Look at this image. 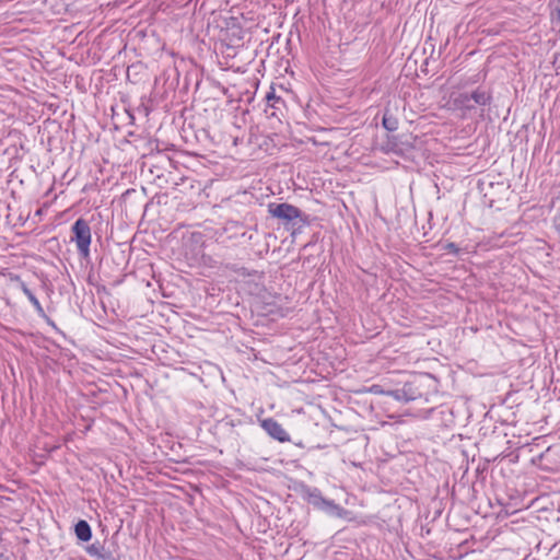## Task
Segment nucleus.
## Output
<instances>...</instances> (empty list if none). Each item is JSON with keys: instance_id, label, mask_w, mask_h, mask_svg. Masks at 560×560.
Returning <instances> with one entry per match:
<instances>
[{"instance_id": "f257e3e1", "label": "nucleus", "mask_w": 560, "mask_h": 560, "mask_svg": "<svg viewBox=\"0 0 560 560\" xmlns=\"http://www.w3.org/2000/svg\"><path fill=\"white\" fill-rule=\"evenodd\" d=\"M71 241L75 243L79 254L83 258H88L92 238L89 222L82 218L78 219L71 226Z\"/></svg>"}, {"instance_id": "f03ea898", "label": "nucleus", "mask_w": 560, "mask_h": 560, "mask_svg": "<svg viewBox=\"0 0 560 560\" xmlns=\"http://www.w3.org/2000/svg\"><path fill=\"white\" fill-rule=\"evenodd\" d=\"M268 212L271 217L282 220L283 222H292L295 219L306 222V215L298 207L291 203L271 202L268 205Z\"/></svg>"}, {"instance_id": "7ed1b4c3", "label": "nucleus", "mask_w": 560, "mask_h": 560, "mask_svg": "<svg viewBox=\"0 0 560 560\" xmlns=\"http://www.w3.org/2000/svg\"><path fill=\"white\" fill-rule=\"evenodd\" d=\"M432 383V378L429 375H425L420 378H416L410 382H406L404 384L407 401L417 400L424 398L428 400L427 393H424V389L430 388Z\"/></svg>"}, {"instance_id": "20e7f679", "label": "nucleus", "mask_w": 560, "mask_h": 560, "mask_svg": "<svg viewBox=\"0 0 560 560\" xmlns=\"http://www.w3.org/2000/svg\"><path fill=\"white\" fill-rule=\"evenodd\" d=\"M261 428L275 440L284 443L290 442L289 433L283 427L273 418H267L261 420Z\"/></svg>"}, {"instance_id": "39448f33", "label": "nucleus", "mask_w": 560, "mask_h": 560, "mask_svg": "<svg viewBox=\"0 0 560 560\" xmlns=\"http://www.w3.org/2000/svg\"><path fill=\"white\" fill-rule=\"evenodd\" d=\"M299 493L303 500L313 505L315 509H318L325 499L319 489L310 487L305 483L300 485Z\"/></svg>"}, {"instance_id": "423d86ee", "label": "nucleus", "mask_w": 560, "mask_h": 560, "mask_svg": "<svg viewBox=\"0 0 560 560\" xmlns=\"http://www.w3.org/2000/svg\"><path fill=\"white\" fill-rule=\"evenodd\" d=\"M469 97L471 103L475 104V109L477 107H481V110L483 112V107L490 105L492 102V92L490 89L485 86H478L474 91L469 92Z\"/></svg>"}, {"instance_id": "0eeeda50", "label": "nucleus", "mask_w": 560, "mask_h": 560, "mask_svg": "<svg viewBox=\"0 0 560 560\" xmlns=\"http://www.w3.org/2000/svg\"><path fill=\"white\" fill-rule=\"evenodd\" d=\"M317 510L324 511L325 513L337 517H343L347 513L342 506L326 498Z\"/></svg>"}, {"instance_id": "6e6552de", "label": "nucleus", "mask_w": 560, "mask_h": 560, "mask_svg": "<svg viewBox=\"0 0 560 560\" xmlns=\"http://www.w3.org/2000/svg\"><path fill=\"white\" fill-rule=\"evenodd\" d=\"M74 533L79 540L81 541H89L92 538V529L90 524L84 521L80 520L75 526H74Z\"/></svg>"}, {"instance_id": "1a4fd4ad", "label": "nucleus", "mask_w": 560, "mask_h": 560, "mask_svg": "<svg viewBox=\"0 0 560 560\" xmlns=\"http://www.w3.org/2000/svg\"><path fill=\"white\" fill-rule=\"evenodd\" d=\"M454 105L462 110H472L475 109V104L471 103V100L469 97V92H463L459 93L456 97L453 100Z\"/></svg>"}, {"instance_id": "9d476101", "label": "nucleus", "mask_w": 560, "mask_h": 560, "mask_svg": "<svg viewBox=\"0 0 560 560\" xmlns=\"http://www.w3.org/2000/svg\"><path fill=\"white\" fill-rule=\"evenodd\" d=\"M22 291L27 296L28 301L32 303V305L35 307V310L43 314L44 310L42 307V304L39 303L38 299L34 295V293L27 288L25 283H22Z\"/></svg>"}, {"instance_id": "9b49d317", "label": "nucleus", "mask_w": 560, "mask_h": 560, "mask_svg": "<svg viewBox=\"0 0 560 560\" xmlns=\"http://www.w3.org/2000/svg\"><path fill=\"white\" fill-rule=\"evenodd\" d=\"M383 126L386 130L394 131L398 128V120L386 110L383 116Z\"/></svg>"}, {"instance_id": "f8f14e48", "label": "nucleus", "mask_w": 560, "mask_h": 560, "mask_svg": "<svg viewBox=\"0 0 560 560\" xmlns=\"http://www.w3.org/2000/svg\"><path fill=\"white\" fill-rule=\"evenodd\" d=\"M385 395L393 397L397 401L408 402L404 386L401 388L386 390Z\"/></svg>"}, {"instance_id": "ddd939ff", "label": "nucleus", "mask_w": 560, "mask_h": 560, "mask_svg": "<svg viewBox=\"0 0 560 560\" xmlns=\"http://www.w3.org/2000/svg\"><path fill=\"white\" fill-rule=\"evenodd\" d=\"M266 101L268 105L273 108H278V104H283L282 98L280 96H277L273 90L267 93Z\"/></svg>"}, {"instance_id": "4468645a", "label": "nucleus", "mask_w": 560, "mask_h": 560, "mask_svg": "<svg viewBox=\"0 0 560 560\" xmlns=\"http://www.w3.org/2000/svg\"><path fill=\"white\" fill-rule=\"evenodd\" d=\"M103 549V547L96 545V544H93L91 545L89 548H88V552L92 556H96V557H102L101 555V550Z\"/></svg>"}, {"instance_id": "2eb2a0df", "label": "nucleus", "mask_w": 560, "mask_h": 560, "mask_svg": "<svg viewBox=\"0 0 560 560\" xmlns=\"http://www.w3.org/2000/svg\"><path fill=\"white\" fill-rule=\"evenodd\" d=\"M370 392L373 394H382V395H385V393H386V390H384L381 385H373L370 388Z\"/></svg>"}, {"instance_id": "dca6fc26", "label": "nucleus", "mask_w": 560, "mask_h": 560, "mask_svg": "<svg viewBox=\"0 0 560 560\" xmlns=\"http://www.w3.org/2000/svg\"><path fill=\"white\" fill-rule=\"evenodd\" d=\"M445 249H447V250H448V252H451V253H455V254H456V253H458V250H459V249H458V247H457V245H456L455 243H448V244H446V245H445Z\"/></svg>"}, {"instance_id": "f3484780", "label": "nucleus", "mask_w": 560, "mask_h": 560, "mask_svg": "<svg viewBox=\"0 0 560 560\" xmlns=\"http://www.w3.org/2000/svg\"><path fill=\"white\" fill-rule=\"evenodd\" d=\"M557 19L560 21V8L557 10Z\"/></svg>"}]
</instances>
